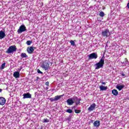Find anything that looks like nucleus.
Returning <instances> with one entry per match:
<instances>
[{
	"mask_svg": "<svg viewBox=\"0 0 129 129\" xmlns=\"http://www.w3.org/2000/svg\"><path fill=\"white\" fill-rule=\"evenodd\" d=\"M5 67H6V63L4 62L3 64H2L1 69L3 70V69H5Z\"/></svg>",
	"mask_w": 129,
	"mask_h": 129,
	"instance_id": "obj_22",
	"label": "nucleus"
},
{
	"mask_svg": "<svg viewBox=\"0 0 129 129\" xmlns=\"http://www.w3.org/2000/svg\"><path fill=\"white\" fill-rule=\"evenodd\" d=\"M96 107V104L95 103H93L90 105V106L88 108V110L89 111H92L95 109V107Z\"/></svg>",
	"mask_w": 129,
	"mask_h": 129,
	"instance_id": "obj_8",
	"label": "nucleus"
},
{
	"mask_svg": "<svg viewBox=\"0 0 129 129\" xmlns=\"http://www.w3.org/2000/svg\"><path fill=\"white\" fill-rule=\"evenodd\" d=\"M99 88L101 91H103L104 90H107V87H105L103 85H101L99 86Z\"/></svg>",
	"mask_w": 129,
	"mask_h": 129,
	"instance_id": "obj_15",
	"label": "nucleus"
},
{
	"mask_svg": "<svg viewBox=\"0 0 129 129\" xmlns=\"http://www.w3.org/2000/svg\"><path fill=\"white\" fill-rule=\"evenodd\" d=\"M102 36L107 37H109V36H110V32H109V30L108 29H105L102 32Z\"/></svg>",
	"mask_w": 129,
	"mask_h": 129,
	"instance_id": "obj_5",
	"label": "nucleus"
},
{
	"mask_svg": "<svg viewBox=\"0 0 129 129\" xmlns=\"http://www.w3.org/2000/svg\"><path fill=\"white\" fill-rule=\"evenodd\" d=\"M127 63H128V60H127V58H125V61L123 62V63L127 64Z\"/></svg>",
	"mask_w": 129,
	"mask_h": 129,
	"instance_id": "obj_29",
	"label": "nucleus"
},
{
	"mask_svg": "<svg viewBox=\"0 0 129 129\" xmlns=\"http://www.w3.org/2000/svg\"><path fill=\"white\" fill-rule=\"evenodd\" d=\"M94 126H96V127H98L99 125H100V121L99 120H96L94 122Z\"/></svg>",
	"mask_w": 129,
	"mask_h": 129,
	"instance_id": "obj_13",
	"label": "nucleus"
},
{
	"mask_svg": "<svg viewBox=\"0 0 129 129\" xmlns=\"http://www.w3.org/2000/svg\"><path fill=\"white\" fill-rule=\"evenodd\" d=\"M16 51L17 47L16 45H12L9 47L6 53H7V54H14V52H16Z\"/></svg>",
	"mask_w": 129,
	"mask_h": 129,
	"instance_id": "obj_2",
	"label": "nucleus"
},
{
	"mask_svg": "<svg viewBox=\"0 0 129 129\" xmlns=\"http://www.w3.org/2000/svg\"><path fill=\"white\" fill-rule=\"evenodd\" d=\"M116 88H117V89H118L119 91H120L122 89H123V88H124V85H117L116 87Z\"/></svg>",
	"mask_w": 129,
	"mask_h": 129,
	"instance_id": "obj_16",
	"label": "nucleus"
},
{
	"mask_svg": "<svg viewBox=\"0 0 129 129\" xmlns=\"http://www.w3.org/2000/svg\"><path fill=\"white\" fill-rule=\"evenodd\" d=\"M37 73H39V74H43V72H41L39 69L37 70Z\"/></svg>",
	"mask_w": 129,
	"mask_h": 129,
	"instance_id": "obj_31",
	"label": "nucleus"
},
{
	"mask_svg": "<svg viewBox=\"0 0 129 129\" xmlns=\"http://www.w3.org/2000/svg\"><path fill=\"white\" fill-rule=\"evenodd\" d=\"M70 43H71L72 46H75V42L73 40H71Z\"/></svg>",
	"mask_w": 129,
	"mask_h": 129,
	"instance_id": "obj_23",
	"label": "nucleus"
},
{
	"mask_svg": "<svg viewBox=\"0 0 129 129\" xmlns=\"http://www.w3.org/2000/svg\"><path fill=\"white\" fill-rule=\"evenodd\" d=\"M15 78H19L20 77V73L19 72H15L13 74Z\"/></svg>",
	"mask_w": 129,
	"mask_h": 129,
	"instance_id": "obj_14",
	"label": "nucleus"
},
{
	"mask_svg": "<svg viewBox=\"0 0 129 129\" xmlns=\"http://www.w3.org/2000/svg\"><path fill=\"white\" fill-rule=\"evenodd\" d=\"M50 66V64L48 62L47 60H45L42 62V64L40 66V67L41 68H43L44 70H48L49 69V67Z\"/></svg>",
	"mask_w": 129,
	"mask_h": 129,
	"instance_id": "obj_3",
	"label": "nucleus"
},
{
	"mask_svg": "<svg viewBox=\"0 0 129 129\" xmlns=\"http://www.w3.org/2000/svg\"><path fill=\"white\" fill-rule=\"evenodd\" d=\"M6 37V33L3 31H0V40H2V39H4Z\"/></svg>",
	"mask_w": 129,
	"mask_h": 129,
	"instance_id": "obj_12",
	"label": "nucleus"
},
{
	"mask_svg": "<svg viewBox=\"0 0 129 129\" xmlns=\"http://www.w3.org/2000/svg\"><path fill=\"white\" fill-rule=\"evenodd\" d=\"M66 111V112H68V113H72L73 111L72 110H71V109H68Z\"/></svg>",
	"mask_w": 129,
	"mask_h": 129,
	"instance_id": "obj_24",
	"label": "nucleus"
},
{
	"mask_svg": "<svg viewBox=\"0 0 129 129\" xmlns=\"http://www.w3.org/2000/svg\"><path fill=\"white\" fill-rule=\"evenodd\" d=\"M32 43V41H30V40H28L27 42H26V44L27 45H28V46H30V45H31V43Z\"/></svg>",
	"mask_w": 129,
	"mask_h": 129,
	"instance_id": "obj_25",
	"label": "nucleus"
},
{
	"mask_svg": "<svg viewBox=\"0 0 129 129\" xmlns=\"http://www.w3.org/2000/svg\"><path fill=\"white\" fill-rule=\"evenodd\" d=\"M104 59H105V57H104V55H103L100 59L99 62L95 64V66L96 67V70L100 69V68H102L103 67V66L104 65Z\"/></svg>",
	"mask_w": 129,
	"mask_h": 129,
	"instance_id": "obj_1",
	"label": "nucleus"
},
{
	"mask_svg": "<svg viewBox=\"0 0 129 129\" xmlns=\"http://www.w3.org/2000/svg\"><path fill=\"white\" fill-rule=\"evenodd\" d=\"M43 122H49V120H48V119H44Z\"/></svg>",
	"mask_w": 129,
	"mask_h": 129,
	"instance_id": "obj_30",
	"label": "nucleus"
},
{
	"mask_svg": "<svg viewBox=\"0 0 129 129\" xmlns=\"http://www.w3.org/2000/svg\"><path fill=\"white\" fill-rule=\"evenodd\" d=\"M27 51L28 54H32L35 51V47H33V46L28 47Z\"/></svg>",
	"mask_w": 129,
	"mask_h": 129,
	"instance_id": "obj_7",
	"label": "nucleus"
},
{
	"mask_svg": "<svg viewBox=\"0 0 129 129\" xmlns=\"http://www.w3.org/2000/svg\"><path fill=\"white\" fill-rule=\"evenodd\" d=\"M21 58H27L28 55H27V54H26V53H22L21 54Z\"/></svg>",
	"mask_w": 129,
	"mask_h": 129,
	"instance_id": "obj_19",
	"label": "nucleus"
},
{
	"mask_svg": "<svg viewBox=\"0 0 129 129\" xmlns=\"http://www.w3.org/2000/svg\"><path fill=\"white\" fill-rule=\"evenodd\" d=\"M80 100H81V99H79V101L76 102V105H78V104H80Z\"/></svg>",
	"mask_w": 129,
	"mask_h": 129,
	"instance_id": "obj_28",
	"label": "nucleus"
},
{
	"mask_svg": "<svg viewBox=\"0 0 129 129\" xmlns=\"http://www.w3.org/2000/svg\"><path fill=\"white\" fill-rule=\"evenodd\" d=\"M6 99L3 97H0V105H5L6 104Z\"/></svg>",
	"mask_w": 129,
	"mask_h": 129,
	"instance_id": "obj_10",
	"label": "nucleus"
},
{
	"mask_svg": "<svg viewBox=\"0 0 129 129\" xmlns=\"http://www.w3.org/2000/svg\"><path fill=\"white\" fill-rule=\"evenodd\" d=\"M74 102H75V103H76V102H77V101H78L79 100V99H78V98L77 97H74V98H73Z\"/></svg>",
	"mask_w": 129,
	"mask_h": 129,
	"instance_id": "obj_20",
	"label": "nucleus"
},
{
	"mask_svg": "<svg viewBox=\"0 0 129 129\" xmlns=\"http://www.w3.org/2000/svg\"><path fill=\"white\" fill-rule=\"evenodd\" d=\"M63 95H59V96H55L54 97V99L55 101H57V100H59L61 97H62Z\"/></svg>",
	"mask_w": 129,
	"mask_h": 129,
	"instance_id": "obj_18",
	"label": "nucleus"
},
{
	"mask_svg": "<svg viewBox=\"0 0 129 129\" xmlns=\"http://www.w3.org/2000/svg\"><path fill=\"white\" fill-rule=\"evenodd\" d=\"M45 85H46V86H49V82H46L45 83Z\"/></svg>",
	"mask_w": 129,
	"mask_h": 129,
	"instance_id": "obj_32",
	"label": "nucleus"
},
{
	"mask_svg": "<svg viewBox=\"0 0 129 129\" xmlns=\"http://www.w3.org/2000/svg\"><path fill=\"white\" fill-rule=\"evenodd\" d=\"M26 31H27L26 26H25L24 25H22L19 27V29L18 30L17 32L18 34H21V33H23V32H26Z\"/></svg>",
	"mask_w": 129,
	"mask_h": 129,
	"instance_id": "obj_6",
	"label": "nucleus"
},
{
	"mask_svg": "<svg viewBox=\"0 0 129 129\" xmlns=\"http://www.w3.org/2000/svg\"><path fill=\"white\" fill-rule=\"evenodd\" d=\"M49 99L51 102H54V101H55V98H50Z\"/></svg>",
	"mask_w": 129,
	"mask_h": 129,
	"instance_id": "obj_26",
	"label": "nucleus"
},
{
	"mask_svg": "<svg viewBox=\"0 0 129 129\" xmlns=\"http://www.w3.org/2000/svg\"><path fill=\"white\" fill-rule=\"evenodd\" d=\"M75 113H80V112H81V110L75 109Z\"/></svg>",
	"mask_w": 129,
	"mask_h": 129,
	"instance_id": "obj_27",
	"label": "nucleus"
},
{
	"mask_svg": "<svg viewBox=\"0 0 129 129\" xmlns=\"http://www.w3.org/2000/svg\"><path fill=\"white\" fill-rule=\"evenodd\" d=\"M3 91V90L2 89H0V92H2Z\"/></svg>",
	"mask_w": 129,
	"mask_h": 129,
	"instance_id": "obj_35",
	"label": "nucleus"
},
{
	"mask_svg": "<svg viewBox=\"0 0 129 129\" xmlns=\"http://www.w3.org/2000/svg\"><path fill=\"white\" fill-rule=\"evenodd\" d=\"M23 96V99H25V98H32V95L29 93H24Z\"/></svg>",
	"mask_w": 129,
	"mask_h": 129,
	"instance_id": "obj_9",
	"label": "nucleus"
},
{
	"mask_svg": "<svg viewBox=\"0 0 129 129\" xmlns=\"http://www.w3.org/2000/svg\"><path fill=\"white\" fill-rule=\"evenodd\" d=\"M99 16L102 18H103L104 16H105V14H104V12L101 11V12H100Z\"/></svg>",
	"mask_w": 129,
	"mask_h": 129,
	"instance_id": "obj_21",
	"label": "nucleus"
},
{
	"mask_svg": "<svg viewBox=\"0 0 129 129\" xmlns=\"http://www.w3.org/2000/svg\"><path fill=\"white\" fill-rule=\"evenodd\" d=\"M121 76L124 77V76H125V74H121Z\"/></svg>",
	"mask_w": 129,
	"mask_h": 129,
	"instance_id": "obj_34",
	"label": "nucleus"
},
{
	"mask_svg": "<svg viewBox=\"0 0 129 129\" xmlns=\"http://www.w3.org/2000/svg\"><path fill=\"white\" fill-rule=\"evenodd\" d=\"M105 82H102V84H103V85H105Z\"/></svg>",
	"mask_w": 129,
	"mask_h": 129,
	"instance_id": "obj_33",
	"label": "nucleus"
},
{
	"mask_svg": "<svg viewBox=\"0 0 129 129\" xmlns=\"http://www.w3.org/2000/svg\"><path fill=\"white\" fill-rule=\"evenodd\" d=\"M67 102L68 104V105H72L73 103H74V101L73 100V98H71V99H68L67 100Z\"/></svg>",
	"mask_w": 129,
	"mask_h": 129,
	"instance_id": "obj_11",
	"label": "nucleus"
},
{
	"mask_svg": "<svg viewBox=\"0 0 129 129\" xmlns=\"http://www.w3.org/2000/svg\"><path fill=\"white\" fill-rule=\"evenodd\" d=\"M112 93L113 95H115V96H117V95H118V92L115 89L112 90Z\"/></svg>",
	"mask_w": 129,
	"mask_h": 129,
	"instance_id": "obj_17",
	"label": "nucleus"
},
{
	"mask_svg": "<svg viewBox=\"0 0 129 129\" xmlns=\"http://www.w3.org/2000/svg\"><path fill=\"white\" fill-rule=\"evenodd\" d=\"M88 56L89 57V58H88L89 60H92V59H97V57H98V55H97V53L96 52H93L92 53H91Z\"/></svg>",
	"mask_w": 129,
	"mask_h": 129,
	"instance_id": "obj_4",
	"label": "nucleus"
},
{
	"mask_svg": "<svg viewBox=\"0 0 129 129\" xmlns=\"http://www.w3.org/2000/svg\"><path fill=\"white\" fill-rule=\"evenodd\" d=\"M48 87H46V89L47 90V89H48Z\"/></svg>",
	"mask_w": 129,
	"mask_h": 129,
	"instance_id": "obj_36",
	"label": "nucleus"
}]
</instances>
